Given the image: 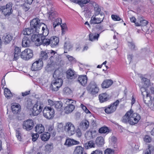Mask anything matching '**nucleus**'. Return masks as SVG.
<instances>
[{
    "instance_id": "obj_1",
    "label": "nucleus",
    "mask_w": 154,
    "mask_h": 154,
    "mask_svg": "<svg viewBox=\"0 0 154 154\" xmlns=\"http://www.w3.org/2000/svg\"><path fill=\"white\" fill-rule=\"evenodd\" d=\"M60 71L58 70H56L53 74V79L52 81L51 87L52 91H57L59 88L62 85L63 80L60 77Z\"/></svg>"
},
{
    "instance_id": "obj_2",
    "label": "nucleus",
    "mask_w": 154,
    "mask_h": 154,
    "mask_svg": "<svg viewBox=\"0 0 154 154\" xmlns=\"http://www.w3.org/2000/svg\"><path fill=\"white\" fill-rule=\"evenodd\" d=\"M42 43L44 46L50 45L52 47H54L58 45L59 39L58 37L54 36L50 38H44L42 39Z\"/></svg>"
},
{
    "instance_id": "obj_3",
    "label": "nucleus",
    "mask_w": 154,
    "mask_h": 154,
    "mask_svg": "<svg viewBox=\"0 0 154 154\" xmlns=\"http://www.w3.org/2000/svg\"><path fill=\"white\" fill-rule=\"evenodd\" d=\"M44 106L43 102L41 100H38L34 104L32 108V113L33 115L36 116L42 112Z\"/></svg>"
},
{
    "instance_id": "obj_4",
    "label": "nucleus",
    "mask_w": 154,
    "mask_h": 154,
    "mask_svg": "<svg viewBox=\"0 0 154 154\" xmlns=\"http://www.w3.org/2000/svg\"><path fill=\"white\" fill-rule=\"evenodd\" d=\"M56 53L55 51L51 50L42 51L40 53V58L39 60L41 61L46 60L48 59L49 57H50V58L52 57Z\"/></svg>"
},
{
    "instance_id": "obj_5",
    "label": "nucleus",
    "mask_w": 154,
    "mask_h": 154,
    "mask_svg": "<svg viewBox=\"0 0 154 154\" xmlns=\"http://www.w3.org/2000/svg\"><path fill=\"white\" fill-rule=\"evenodd\" d=\"M12 3H8L6 5L2 6L0 8V11L5 16H8L12 14Z\"/></svg>"
},
{
    "instance_id": "obj_6",
    "label": "nucleus",
    "mask_w": 154,
    "mask_h": 154,
    "mask_svg": "<svg viewBox=\"0 0 154 154\" xmlns=\"http://www.w3.org/2000/svg\"><path fill=\"white\" fill-rule=\"evenodd\" d=\"M40 20L37 17L32 19L30 22V28H32L35 32L38 33V29L40 28L41 24L42 23H40Z\"/></svg>"
},
{
    "instance_id": "obj_7",
    "label": "nucleus",
    "mask_w": 154,
    "mask_h": 154,
    "mask_svg": "<svg viewBox=\"0 0 154 154\" xmlns=\"http://www.w3.org/2000/svg\"><path fill=\"white\" fill-rule=\"evenodd\" d=\"M87 89L88 92L92 95L97 94L99 91L96 83L94 81H91L87 87Z\"/></svg>"
},
{
    "instance_id": "obj_8",
    "label": "nucleus",
    "mask_w": 154,
    "mask_h": 154,
    "mask_svg": "<svg viewBox=\"0 0 154 154\" xmlns=\"http://www.w3.org/2000/svg\"><path fill=\"white\" fill-rule=\"evenodd\" d=\"M119 103V100H117L113 103L105 107L104 111L106 113L109 114L112 113L116 109V108Z\"/></svg>"
},
{
    "instance_id": "obj_9",
    "label": "nucleus",
    "mask_w": 154,
    "mask_h": 154,
    "mask_svg": "<svg viewBox=\"0 0 154 154\" xmlns=\"http://www.w3.org/2000/svg\"><path fill=\"white\" fill-rule=\"evenodd\" d=\"M33 56L32 51L29 48L25 49L20 54L21 58L26 60L32 58Z\"/></svg>"
},
{
    "instance_id": "obj_10",
    "label": "nucleus",
    "mask_w": 154,
    "mask_h": 154,
    "mask_svg": "<svg viewBox=\"0 0 154 154\" xmlns=\"http://www.w3.org/2000/svg\"><path fill=\"white\" fill-rule=\"evenodd\" d=\"M44 116L48 119L52 118L54 116V109L51 107H45L43 111Z\"/></svg>"
},
{
    "instance_id": "obj_11",
    "label": "nucleus",
    "mask_w": 154,
    "mask_h": 154,
    "mask_svg": "<svg viewBox=\"0 0 154 154\" xmlns=\"http://www.w3.org/2000/svg\"><path fill=\"white\" fill-rule=\"evenodd\" d=\"M104 18V15L103 13L102 12L98 16H95L94 15L91 17L90 21L91 24H99L103 21Z\"/></svg>"
},
{
    "instance_id": "obj_12",
    "label": "nucleus",
    "mask_w": 154,
    "mask_h": 154,
    "mask_svg": "<svg viewBox=\"0 0 154 154\" xmlns=\"http://www.w3.org/2000/svg\"><path fill=\"white\" fill-rule=\"evenodd\" d=\"M36 34L33 33L32 35L31 39L32 42H35L37 46H39L43 45L42 43V39L44 38V37H42L41 34H37L38 33L35 32Z\"/></svg>"
},
{
    "instance_id": "obj_13",
    "label": "nucleus",
    "mask_w": 154,
    "mask_h": 154,
    "mask_svg": "<svg viewBox=\"0 0 154 154\" xmlns=\"http://www.w3.org/2000/svg\"><path fill=\"white\" fill-rule=\"evenodd\" d=\"M140 116L139 114L136 113L133 114V113H131L129 118V124L131 125L137 124L140 119Z\"/></svg>"
},
{
    "instance_id": "obj_14",
    "label": "nucleus",
    "mask_w": 154,
    "mask_h": 154,
    "mask_svg": "<svg viewBox=\"0 0 154 154\" xmlns=\"http://www.w3.org/2000/svg\"><path fill=\"white\" fill-rule=\"evenodd\" d=\"M148 89L146 90L144 88H141V90L142 92V94L143 96H144V93H146V96L145 98H143V100L144 103L146 104L150 103H152V97L151 95H150V93H148Z\"/></svg>"
},
{
    "instance_id": "obj_15",
    "label": "nucleus",
    "mask_w": 154,
    "mask_h": 154,
    "mask_svg": "<svg viewBox=\"0 0 154 154\" xmlns=\"http://www.w3.org/2000/svg\"><path fill=\"white\" fill-rule=\"evenodd\" d=\"M34 122L31 119H28L24 121L23 125V128L27 131L31 130L34 126Z\"/></svg>"
},
{
    "instance_id": "obj_16",
    "label": "nucleus",
    "mask_w": 154,
    "mask_h": 154,
    "mask_svg": "<svg viewBox=\"0 0 154 154\" xmlns=\"http://www.w3.org/2000/svg\"><path fill=\"white\" fill-rule=\"evenodd\" d=\"M43 65V61L38 60L32 63L31 69L33 71H38L42 69Z\"/></svg>"
},
{
    "instance_id": "obj_17",
    "label": "nucleus",
    "mask_w": 154,
    "mask_h": 154,
    "mask_svg": "<svg viewBox=\"0 0 154 154\" xmlns=\"http://www.w3.org/2000/svg\"><path fill=\"white\" fill-rule=\"evenodd\" d=\"M65 130L70 135H72L75 133V127L74 125L70 122H68L66 124L65 126Z\"/></svg>"
},
{
    "instance_id": "obj_18",
    "label": "nucleus",
    "mask_w": 154,
    "mask_h": 154,
    "mask_svg": "<svg viewBox=\"0 0 154 154\" xmlns=\"http://www.w3.org/2000/svg\"><path fill=\"white\" fill-rule=\"evenodd\" d=\"M88 80V78L86 75H80L78 78L77 81L82 85L86 86Z\"/></svg>"
},
{
    "instance_id": "obj_19",
    "label": "nucleus",
    "mask_w": 154,
    "mask_h": 154,
    "mask_svg": "<svg viewBox=\"0 0 154 154\" xmlns=\"http://www.w3.org/2000/svg\"><path fill=\"white\" fill-rule=\"evenodd\" d=\"M77 75L75 72L71 69H69L66 71V77L69 79H74L76 78Z\"/></svg>"
},
{
    "instance_id": "obj_20",
    "label": "nucleus",
    "mask_w": 154,
    "mask_h": 154,
    "mask_svg": "<svg viewBox=\"0 0 154 154\" xmlns=\"http://www.w3.org/2000/svg\"><path fill=\"white\" fill-rule=\"evenodd\" d=\"M79 142L69 138L66 139L64 145L70 146L73 145L79 144Z\"/></svg>"
},
{
    "instance_id": "obj_21",
    "label": "nucleus",
    "mask_w": 154,
    "mask_h": 154,
    "mask_svg": "<svg viewBox=\"0 0 154 154\" xmlns=\"http://www.w3.org/2000/svg\"><path fill=\"white\" fill-rule=\"evenodd\" d=\"M13 38V37L12 35L6 33L2 37V40L4 43L6 45L10 43Z\"/></svg>"
},
{
    "instance_id": "obj_22",
    "label": "nucleus",
    "mask_w": 154,
    "mask_h": 154,
    "mask_svg": "<svg viewBox=\"0 0 154 154\" xmlns=\"http://www.w3.org/2000/svg\"><path fill=\"white\" fill-rule=\"evenodd\" d=\"M31 43V41L30 38L25 36L22 40V46L24 47H28L30 46Z\"/></svg>"
},
{
    "instance_id": "obj_23",
    "label": "nucleus",
    "mask_w": 154,
    "mask_h": 154,
    "mask_svg": "<svg viewBox=\"0 0 154 154\" xmlns=\"http://www.w3.org/2000/svg\"><path fill=\"white\" fill-rule=\"evenodd\" d=\"M89 122L86 120L82 121L80 123V128L82 130L85 131L88 129L89 127Z\"/></svg>"
},
{
    "instance_id": "obj_24",
    "label": "nucleus",
    "mask_w": 154,
    "mask_h": 154,
    "mask_svg": "<svg viewBox=\"0 0 154 154\" xmlns=\"http://www.w3.org/2000/svg\"><path fill=\"white\" fill-rule=\"evenodd\" d=\"M112 80L111 79L104 80L101 84V87L103 88H107L110 87L113 84Z\"/></svg>"
},
{
    "instance_id": "obj_25",
    "label": "nucleus",
    "mask_w": 154,
    "mask_h": 154,
    "mask_svg": "<svg viewBox=\"0 0 154 154\" xmlns=\"http://www.w3.org/2000/svg\"><path fill=\"white\" fill-rule=\"evenodd\" d=\"M11 109L14 114H17L21 110L20 105L18 103H14L11 106Z\"/></svg>"
},
{
    "instance_id": "obj_26",
    "label": "nucleus",
    "mask_w": 154,
    "mask_h": 154,
    "mask_svg": "<svg viewBox=\"0 0 154 154\" xmlns=\"http://www.w3.org/2000/svg\"><path fill=\"white\" fill-rule=\"evenodd\" d=\"M21 49L19 47H16L14 49V52L13 53L14 55V60H16L20 56Z\"/></svg>"
},
{
    "instance_id": "obj_27",
    "label": "nucleus",
    "mask_w": 154,
    "mask_h": 154,
    "mask_svg": "<svg viewBox=\"0 0 154 154\" xmlns=\"http://www.w3.org/2000/svg\"><path fill=\"white\" fill-rule=\"evenodd\" d=\"M99 36L100 34L91 32L89 35V39L92 42L95 40L97 41Z\"/></svg>"
},
{
    "instance_id": "obj_28",
    "label": "nucleus",
    "mask_w": 154,
    "mask_h": 154,
    "mask_svg": "<svg viewBox=\"0 0 154 154\" xmlns=\"http://www.w3.org/2000/svg\"><path fill=\"white\" fill-rule=\"evenodd\" d=\"M99 97L100 101L101 103H103L109 99L108 95L106 93H103L99 95Z\"/></svg>"
},
{
    "instance_id": "obj_29",
    "label": "nucleus",
    "mask_w": 154,
    "mask_h": 154,
    "mask_svg": "<svg viewBox=\"0 0 154 154\" xmlns=\"http://www.w3.org/2000/svg\"><path fill=\"white\" fill-rule=\"evenodd\" d=\"M133 111L130 110V112H128L125 115L122 117V122L125 123H128L129 124V118L130 116V113H132Z\"/></svg>"
},
{
    "instance_id": "obj_30",
    "label": "nucleus",
    "mask_w": 154,
    "mask_h": 154,
    "mask_svg": "<svg viewBox=\"0 0 154 154\" xmlns=\"http://www.w3.org/2000/svg\"><path fill=\"white\" fill-rule=\"evenodd\" d=\"M95 143L98 147L102 146L104 143L103 137L101 136L97 137L96 139Z\"/></svg>"
},
{
    "instance_id": "obj_31",
    "label": "nucleus",
    "mask_w": 154,
    "mask_h": 154,
    "mask_svg": "<svg viewBox=\"0 0 154 154\" xmlns=\"http://www.w3.org/2000/svg\"><path fill=\"white\" fill-rule=\"evenodd\" d=\"M35 131L37 133L41 134L44 132L45 128L42 124H38L35 128Z\"/></svg>"
},
{
    "instance_id": "obj_32",
    "label": "nucleus",
    "mask_w": 154,
    "mask_h": 154,
    "mask_svg": "<svg viewBox=\"0 0 154 154\" xmlns=\"http://www.w3.org/2000/svg\"><path fill=\"white\" fill-rule=\"evenodd\" d=\"M42 24L45 25V27H42V33L41 34L42 35V37H44L45 38H46V36L48 35L49 34V30L47 27V26L45 25L44 23Z\"/></svg>"
},
{
    "instance_id": "obj_33",
    "label": "nucleus",
    "mask_w": 154,
    "mask_h": 154,
    "mask_svg": "<svg viewBox=\"0 0 154 154\" xmlns=\"http://www.w3.org/2000/svg\"><path fill=\"white\" fill-rule=\"evenodd\" d=\"M22 33L24 35H29L35 33V32L32 28H26L23 29Z\"/></svg>"
},
{
    "instance_id": "obj_34",
    "label": "nucleus",
    "mask_w": 154,
    "mask_h": 154,
    "mask_svg": "<svg viewBox=\"0 0 154 154\" xmlns=\"http://www.w3.org/2000/svg\"><path fill=\"white\" fill-rule=\"evenodd\" d=\"M75 108V106L73 105H68L65 107V112L66 114L70 113Z\"/></svg>"
},
{
    "instance_id": "obj_35",
    "label": "nucleus",
    "mask_w": 154,
    "mask_h": 154,
    "mask_svg": "<svg viewBox=\"0 0 154 154\" xmlns=\"http://www.w3.org/2000/svg\"><path fill=\"white\" fill-rule=\"evenodd\" d=\"M45 152L48 153H50L53 149V144L52 143L47 144L45 146Z\"/></svg>"
},
{
    "instance_id": "obj_36",
    "label": "nucleus",
    "mask_w": 154,
    "mask_h": 154,
    "mask_svg": "<svg viewBox=\"0 0 154 154\" xmlns=\"http://www.w3.org/2000/svg\"><path fill=\"white\" fill-rule=\"evenodd\" d=\"M84 149L80 146L76 147L74 152V154H83Z\"/></svg>"
},
{
    "instance_id": "obj_37",
    "label": "nucleus",
    "mask_w": 154,
    "mask_h": 154,
    "mask_svg": "<svg viewBox=\"0 0 154 154\" xmlns=\"http://www.w3.org/2000/svg\"><path fill=\"white\" fill-rule=\"evenodd\" d=\"M50 134L48 132H45L41 135V138L42 140L45 141H47L50 137Z\"/></svg>"
},
{
    "instance_id": "obj_38",
    "label": "nucleus",
    "mask_w": 154,
    "mask_h": 154,
    "mask_svg": "<svg viewBox=\"0 0 154 154\" xmlns=\"http://www.w3.org/2000/svg\"><path fill=\"white\" fill-rule=\"evenodd\" d=\"M98 131L99 133L101 134L108 133L109 132V130L107 127L103 126L100 128Z\"/></svg>"
},
{
    "instance_id": "obj_39",
    "label": "nucleus",
    "mask_w": 154,
    "mask_h": 154,
    "mask_svg": "<svg viewBox=\"0 0 154 154\" xmlns=\"http://www.w3.org/2000/svg\"><path fill=\"white\" fill-rule=\"evenodd\" d=\"M84 146L86 149L94 147H95V144L93 141L91 140L88 141V143H85V144Z\"/></svg>"
},
{
    "instance_id": "obj_40",
    "label": "nucleus",
    "mask_w": 154,
    "mask_h": 154,
    "mask_svg": "<svg viewBox=\"0 0 154 154\" xmlns=\"http://www.w3.org/2000/svg\"><path fill=\"white\" fill-rule=\"evenodd\" d=\"M94 4H95L94 7V10L95 11L94 15L95 16H98L99 14H101V9L99 8V6L97 4L95 3L94 4Z\"/></svg>"
},
{
    "instance_id": "obj_41",
    "label": "nucleus",
    "mask_w": 154,
    "mask_h": 154,
    "mask_svg": "<svg viewBox=\"0 0 154 154\" xmlns=\"http://www.w3.org/2000/svg\"><path fill=\"white\" fill-rule=\"evenodd\" d=\"M148 23V22L145 20H140V23L137 22L135 23V25L136 26H146Z\"/></svg>"
},
{
    "instance_id": "obj_42",
    "label": "nucleus",
    "mask_w": 154,
    "mask_h": 154,
    "mask_svg": "<svg viewBox=\"0 0 154 154\" xmlns=\"http://www.w3.org/2000/svg\"><path fill=\"white\" fill-rule=\"evenodd\" d=\"M4 94L5 97L8 99L12 97V94L11 91L7 88H5Z\"/></svg>"
},
{
    "instance_id": "obj_43",
    "label": "nucleus",
    "mask_w": 154,
    "mask_h": 154,
    "mask_svg": "<svg viewBox=\"0 0 154 154\" xmlns=\"http://www.w3.org/2000/svg\"><path fill=\"white\" fill-rule=\"evenodd\" d=\"M62 22V19L60 18H58L54 22L53 26L54 28H55L57 26L60 25Z\"/></svg>"
},
{
    "instance_id": "obj_44",
    "label": "nucleus",
    "mask_w": 154,
    "mask_h": 154,
    "mask_svg": "<svg viewBox=\"0 0 154 154\" xmlns=\"http://www.w3.org/2000/svg\"><path fill=\"white\" fill-rule=\"evenodd\" d=\"M63 106V103L60 101H55L54 107L56 109H60Z\"/></svg>"
},
{
    "instance_id": "obj_45",
    "label": "nucleus",
    "mask_w": 154,
    "mask_h": 154,
    "mask_svg": "<svg viewBox=\"0 0 154 154\" xmlns=\"http://www.w3.org/2000/svg\"><path fill=\"white\" fill-rule=\"evenodd\" d=\"M153 150V147L150 144H149L148 148L146 149L145 152V154H151L152 151Z\"/></svg>"
},
{
    "instance_id": "obj_46",
    "label": "nucleus",
    "mask_w": 154,
    "mask_h": 154,
    "mask_svg": "<svg viewBox=\"0 0 154 154\" xmlns=\"http://www.w3.org/2000/svg\"><path fill=\"white\" fill-rule=\"evenodd\" d=\"M142 80L144 82L145 86L147 88L152 85V84L150 83V81L146 78H142Z\"/></svg>"
},
{
    "instance_id": "obj_47",
    "label": "nucleus",
    "mask_w": 154,
    "mask_h": 154,
    "mask_svg": "<svg viewBox=\"0 0 154 154\" xmlns=\"http://www.w3.org/2000/svg\"><path fill=\"white\" fill-rule=\"evenodd\" d=\"M72 46L69 42H65L64 45V48L70 51L72 49Z\"/></svg>"
},
{
    "instance_id": "obj_48",
    "label": "nucleus",
    "mask_w": 154,
    "mask_h": 154,
    "mask_svg": "<svg viewBox=\"0 0 154 154\" xmlns=\"http://www.w3.org/2000/svg\"><path fill=\"white\" fill-rule=\"evenodd\" d=\"M128 43V46L132 50L136 51L137 49L135 44L133 42H129Z\"/></svg>"
},
{
    "instance_id": "obj_49",
    "label": "nucleus",
    "mask_w": 154,
    "mask_h": 154,
    "mask_svg": "<svg viewBox=\"0 0 154 154\" xmlns=\"http://www.w3.org/2000/svg\"><path fill=\"white\" fill-rule=\"evenodd\" d=\"M144 141L146 143H149L152 141L151 138L149 135H145L143 138Z\"/></svg>"
},
{
    "instance_id": "obj_50",
    "label": "nucleus",
    "mask_w": 154,
    "mask_h": 154,
    "mask_svg": "<svg viewBox=\"0 0 154 154\" xmlns=\"http://www.w3.org/2000/svg\"><path fill=\"white\" fill-rule=\"evenodd\" d=\"M148 88L150 90L149 92H148V93H150V95H151L152 94H154V86L152 83L151 85L149 86V87H148Z\"/></svg>"
},
{
    "instance_id": "obj_51",
    "label": "nucleus",
    "mask_w": 154,
    "mask_h": 154,
    "mask_svg": "<svg viewBox=\"0 0 154 154\" xmlns=\"http://www.w3.org/2000/svg\"><path fill=\"white\" fill-rule=\"evenodd\" d=\"M63 92L66 94L68 95L71 93V90L68 87H65L64 88L63 90Z\"/></svg>"
},
{
    "instance_id": "obj_52",
    "label": "nucleus",
    "mask_w": 154,
    "mask_h": 154,
    "mask_svg": "<svg viewBox=\"0 0 154 154\" xmlns=\"http://www.w3.org/2000/svg\"><path fill=\"white\" fill-rule=\"evenodd\" d=\"M16 131V137H17L18 139L19 140H21L22 139V137L20 131L19 130V129H17Z\"/></svg>"
},
{
    "instance_id": "obj_53",
    "label": "nucleus",
    "mask_w": 154,
    "mask_h": 154,
    "mask_svg": "<svg viewBox=\"0 0 154 154\" xmlns=\"http://www.w3.org/2000/svg\"><path fill=\"white\" fill-rule=\"evenodd\" d=\"M114 150L110 148L107 149L104 151V154H114Z\"/></svg>"
},
{
    "instance_id": "obj_54",
    "label": "nucleus",
    "mask_w": 154,
    "mask_h": 154,
    "mask_svg": "<svg viewBox=\"0 0 154 154\" xmlns=\"http://www.w3.org/2000/svg\"><path fill=\"white\" fill-rule=\"evenodd\" d=\"M95 28L96 29L98 30V31L100 32V34L104 31V30H103V25H97L96 26Z\"/></svg>"
},
{
    "instance_id": "obj_55",
    "label": "nucleus",
    "mask_w": 154,
    "mask_h": 154,
    "mask_svg": "<svg viewBox=\"0 0 154 154\" xmlns=\"http://www.w3.org/2000/svg\"><path fill=\"white\" fill-rule=\"evenodd\" d=\"M91 137L92 138H94L97 135V133L96 131L95 130H91L90 131Z\"/></svg>"
},
{
    "instance_id": "obj_56",
    "label": "nucleus",
    "mask_w": 154,
    "mask_h": 154,
    "mask_svg": "<svg viewBox=\"0 0 154 154\" xmlns=\"http://www.w3.org/2000/svg\"><path fill=\"white\" fill-rule=\"evenodd\" d=\"M90 1V0H81L79 5L81 7H82L84 6V4H85Z\"/></svg>"
},
{
    "instance_id": "obj_57",
    "label": "nucleus",
    "mask_w": 154,
    "mask_h": 154,
    "mask_svg": "<svg viewBox=\"0 0 154 154\" xmlns=\"http://www.w3.org/2000/svg\"><path fill=\"white\" fill-rule=\"evenodd\" d=\"M22 8L23 10L26 12L30 8L27 3L23 4L22 6Z\"/></svg>"
},
{
    "instance_id": "obj_58",
    "label": "nucleus",
    "mask_w": 154,
    "mask_h": 154,
    "mask_svg": "<svg viewBox=\"0 0 154 154\" xmlns=\"http://www.w3.org/2000/svg\"><path fill=\"white\" fill-rule=\"evenodd\" d=\"M48 15L49 18L51 20L53 18H54L55 16L54 13L53 12H52V11L51 12H48Z\"/></svg>"
},
{
    "instance_id": "obj_59",
    "label": "nucleus",
    "mask_w": 154,
    "mask_h": 154,
    "mask_svg": "<svg viewBox=\"0 0 154 154\" xmlns=\"http://www.w3.org/2000/svg\"><path fill=\"white\" fill-rule=\"evenodd\" d=\"M111 17L112 19L115 21H119L121 20V18L119 16L112 15Z\"/></svg>"
},
{
    "instance_id": "obj_60",
    "label": "nucleus",
    "mask_w": 154,
    "mask_h": 154,
    "mask_svg": "<svg viewBox=\"0 0 154 154\" xmlns=\"http://www.w3.org/2000/svg\"><path fill=\"white\" fill-rule=\"evenodd\" d=\"M32 140L33 141H35L39 137V135L37 133L35 134H32Z\"/></svg>"
},
{
    "instance_id": "obj_61",
    "label": "nucleus",
    "mask_w": 154,
    "mask_h": 154,
    "mask_svg": "<svg viewBox=\"0 0 154 154\" xmlns=\"http://www.w3.org/2000/svg\"><path fill=\"white\" fill-rule=\"evenodd\" d=\"M76 134L77 137H80L82 135V133L79 128H78L76 131Z\"/></svg>"
},
{
    "instance_id": "obj_62",
    "label": "nucleus",
    "mask_w": 154,
    "mask_h": 154,
    "mask_svg": "<svg viewBox=\"0 0 154 154\" xmlns=\"http://www.w3.org/2000/svg\"><path fill=\"white\" fill-rule=\"evenodd\" d=\"M91 154H103V152L99 150H96L92 152Z\"/></svg>"
},
{
    "instance_id": "obj_63",
    "label": "nucleus",
    "mask_w": 154,
    "mask_h": 154,
    "mask_svg": "<svg viewBox=\"0 0 154 154\" xmlns=\"http://www.w3.org/2000/svg\"><path fill=\"white\" fill-rule=\"evenodd\" d=\"M30 91H26L25 92L22 93V95L23 97L29 95L30 93Z\"/></svg>"
},
{
    "instance_id": "obj_64",
    "label": "nucleus",
    "mask_w": 154,
    "mask_h": 154,
    "mask_svg": "<svg viewBox=\"0 0 154 154\" xmlns=\"http://www.w3.org/2000/svg\"><path fill=\"white\" fill-rule=\"evenodd\" d=\"M48 102L49 105L51 106H54L55 104V101H53L52 100L49 99L48 100Z\"/></svg>"
}]
</instances>
